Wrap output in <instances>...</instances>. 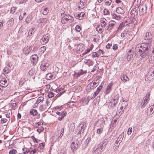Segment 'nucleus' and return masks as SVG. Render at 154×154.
Segmentation results:
<instances>
[{
	"label": "nucleus",
	"mask_w": 154,
	"mask_h": 154,
	"mask_svg": "<svg viewBox=\"0 0 154 154\" xmlns=\"http://www.w3.org/2000/svg\"><path fill=\"white\" fill-rule=\"evenodd\" d=\"M149 44L145 43L141 44H138L134 49V54H139L140 56L144 58L147 56L148 54V46Z\"/></svg>",
	"instance_id": "obj_1"
},
{
	"label": "nucleus",
	"mask_w": 154,
	"mask_h": 154,
	"mask_svg": "<svg viewBox=\"0 0 154 154\" xmlns=\"http://www.w3.org/2000/svg\"><path fill=\"white\" fill-rule=\"evenodd\" d=\"M73 18L72 16L69 15L64 14L61 19V22L63 24H65L71 23L73 21Z\"/></svg>",
	"instance_id": "obj_2"
},
{
	"label": "nucleus",
	"mask_w": 154,
	"mask_h": 154,
	"mask_svg": "<svg viewBox=\"0 0 154 154\" xmlns=\"http://www.w3.org/2000/svg\"><path fill=\"white\" fill-rule=\"evenodd\" d=\"M51 106L48 101L47 100L44 104L41 105L39 107V110L42 112H46Z\"/></svg>",
	"instance_id": "obj_3"
},
{
	"label": "nucleus",
	"mask_w": 154,
	"mask_h": 154,
	"mask_svg": "<svg viewBox=\"0 0 154 154\" xmlns=\"http://www.w3.org/2000/svg\"><path fill=\"white\" fill-rule=\"evenodd\" d=\"M139 8V14L140 15H143L146 13V8L145 5H140Z\"/></svg>",
	"instance_id": "obj_4"
},
{
	"label": "nucleus",
	"mask_w": 154,
	"mask_h": 154,
	"mask_svg": "<svg viewBox=\"0 0 154 154\" xmlns=\"http://www.w3.org/2000/svg\"><path fill=\"white\" fill-rule=\"evenodd\" d=\"M119 96L116 95L114 98L111 99L109 105L112 107H114L117 103L119 100Z\"/></svg>",
	"instance_id": "obj_5"
},
{
	"label": "nucleus",
	"mask_w": 154,
	"mask_h": 154,
	"mask_svg": "<svg viewBox=\"0 0 154 154\" xmlns=\"http://www.w3.org/2000/svg\"><path fill=\"white\" fill-rule=\"evenodd\" d=\"M79 127L80 128H81V129L78 132V134L79 135L80 134V136L81 132L82 133L85 129V128L86 127V123L84 122H82L80 124Z\"/></svg>",
	"instance_id": "obj_6"
},
{
	"label": "nucleus",
	"mask_w": 154,
	"mask_h": 154,
	"mask_svg": "<svg viewBox=\"0 0 154 154\" xmlns=\"http://www.w3.org/2000/svg\"><path fill=\"white\" fill-rule=\"evenodd\" d=\"M49 39V36L48 35H45L42 37L41 42L43 45L45 44L48 42Z\"/></svg>",
	"instance_id": "obj_7"
},
{
	"label": "nucleus",
	"mask_w": 154,
	"mask_h": 154,
	"mask_svg": "<svg viewBox=\"0 0 154 154\" xmlns=\"http://www.w3.org/2000/svg\"><path fill=\"white\" fill-rule=\"evenodd\" d=\"M116 24V22L113 21H110L109 22L108 25L106 26V29L108 31L112 30L113 28Z\"/></svg>",
	"instance_id": "obj_8"
},
{
	"label": "nucleus",
	"mask_w": 154,
	"mask_h": 154,
	"mask_svg": "<svg viewBox=\"0 0 154 154\" xmlns=\"http://www.w3.org/2000/svg\"><path fill=\"white\" fill-rule=\"evenodd\" d=\"M30 58L31 59L32 63L33 65H35L38 60V56L36 55H33L31 56Z\"/></svg>",
	"instance_id": "obj_9"
},
{
	"label": "nucleus",
	"mask_w": 154,
	"mask_h": 154,
	"mask_svg": "<svg viewBox=\"0 0 154 154\" xmlns=\"http://www.w3.org/2000/svg\"><path fill=\"white\" fill-rule=\"evenodd\" d=\"M8 85V83L6 79H3L0 81V86L2 87H6Z\"/></svg>",
	"instance_id": "obj_10"
},
{
	"label": "nucleus",
	"mask_w": 154,
	"mask_h": 154,
	"mask_svg": "<svg viewBox=\"0 0 154 154\" xmlns=\"http://www.w3.org/2000/svg\"><path fill=\"white\" fill-rule=\"evenodd\" d=\"M143 102H142V104L141 106L142 108H144L145 105L148 103V97H145L143 98Z\"/></svg>",
	"instance_id": "obj_11"
},
{
	"label": "nucleus",
	"mask_w": 154,
	"mask_h": 154,
	"mask_svg": "<svg viewBox=\"0 0 154 154\" xmlns=\"http://www.w3.org/2000/svg\"><path fill=\"white\" fill-rule=\"evenodd\" d=\"M85 14L84 13L81 12L79 14H77L75 16V18L79 20H82L84 17Z\"/></svg>",
	"instance_id": "obj_12"
},
{
	"label": "nucleus",
	"mask_w": 154,
	"mask_h": 154,
	"mask_svg": "<svg viewBox=\"0 0 154 154\" xmlns=\"http://www.w3.org/2000/svg\"><path fill=\"white\" fill-rule=\"evenodd\" d=\"M133 51H132L131 50H130L127 54V60L128 61H129L131 60V58H132L133 56Z\"/></svg>",
	"instance_id": "obj_13"
},
{
	"label": "nucleus",
	"mask_w": 154,
	"mask_h": 154,
	"mask_svg": "<svg viewBox=\"0 0 154 154\" xmlns=\"http://www.w3.org/2000/svg\"><path fill=\"white\" fill-rule=\"evenodd\" d=\"M49 66V64L48 63H42L41 65L40 68L42 70L45 71Z\"/></svg>",
	"instance_id": "obj_14"
},
{
	"label": "nucleus",
	"mask_w": 154,
	"mask_h": 154,
	"mask_svg": "<svg viewBox=\"0 0 154 154\" xmlns=\"http://www.w3.org/2000/svg\"><path fill=\"white\" fill-rule=\"evenodd\" d=\"M102 86L101 85H100L99 87L97 88V90L94 93L93 97L95 98V97L100 93V91L102 90Z\"/></svg>",
	"instance_id": "obj_15"
},
{
	"label": "nucleus",
	"mask_w": 154,
	"mask_h": 154,
	"mask_svg": "<svg viewBox=\"0 0 154 154\" xmlns=\"http://www.w3.org/2000/svg\"><path fill=\"white\" fill-rule=\"evenodd\" d=\"M113 85V83H110L107 86L106 91V94H109L111 90L112 87Z\"/></svg>",
	"instance_id": "obj_16"
},
{
	"label": "nucleus",
	"mask_w": 154,
	"mask_h": 154,
	"mask_svg": "<svg viewBox=\"0 0 154 154\" xmlns=\"http://www.w3.org/2000/svg\"><path fill=\"white\" fill-rule=\"evenodd\" d=\"M78 147V144L76 143H75L74 142H73L71 144V147L73 153H74L75 150L77 149Z\"/></svg>",
	"instance_id": "obj_17"
},
{
	"label": "nucleus",
	"mask_w": 154,
	"mask_h": 154,
	"mask_svg": "<svg viewBox=\"0 0 154 154\" xmlns=\"http://www.w3.org/2000/svg\"><path fill=\"white\" fill-rule=\"evenodd\" d=\"M87 73V71H84L82 69H80L78 72V73H75V75L77 77H78L80 76L81 75H83L84 74H85Z\"/></svg>",
	"instance_id": "obj_18"
},
{
	"label": "nucleus",
	"mask_w": 154,
	"mask_h": 154,
	"mask_svg": "<svg viewBox=\"0 0 154 154\" xmlns=\"http://www.w3.org/2000/svg\"><path fill=\"white\" fill-rule=\"evenodd\" d=\"M131 17H132L133 18L135 17V16L137 14L136 9L135 8L132 9L131 11Z\"/></svg>",
	"instance_id": "obj_19"
},
{
	"label": "nucleus",
	"mask_w": 154,
	"mask_h": 154,
	"mask_svg": "<svg viewBox=\"0 0 154 154\" xmlns=\"http://www.w3.org/2000/svg\"><path fill=\"white\" fill-rule=\"evenodd\" d=\"M121 79L122 81L125 82L129 80L128 77L125 74H123L121 77Z\"/></svg>",
	"instance_id": "obj_20"
},
{
	"label": "nucleus",
	"mask_w": 154,
	"mask_h": 154,
	"mask_svg": "<svg viewBox=\"0 0 154 154\" xmlns=\"http://www.w3.org/2000/svg\"><path fill=\"white\" fill-rule=\"evenodd\" d=\"M31 47L25 48H24L23 52L25 54H28L31 51Z\"/></svg>",
	"instance_id": "obj_21"
},
{
	"label": "nucleus",
	"mask_w": 154,
	"mask_h": 154,
	"mask_svg": "<svg viewBox=\"0 0 154 154\" xmlns=\"http://www.w3.org/2000/svg\"><path fill=\"white\" fill-rule=\"evenodd\" d=\"M14 23V20L13 18L10 19L8 22L7 24L8 27H12Z\"/></svg>",
	"instance_id": "obj_22"
},
{
	"label": "nucleus",
	"mask_w": 154,
	"mask_h": 154,
	"mask_svg": "<svg viewBox=\"0 0 154 154\" xmlns=\"http://www.w3.org/2000/svg\"><path fill=\"white\" fill-rule=\"evenodd\" d=\"M91 138L89 137L84 142V143L83 144L82 147L84 148H86L88 145V144L90 141Z\"/></svg>",
	"instance_id": "obj_23"
},
{
	"label": "nucleus",
	"mask_w": 154,
	"mask_h": 154,
	"mask_svg": "<svg viewBox=\"0 0 154 154\" xmlns=\"http://www.w3.org/2000/svg\"><path fill=\"white\" fill-rule=\"evenodd\" d=\"M44 99V98L42 97H38L34 105L35 106H37L39 103L43 100Z\"/></svg>",
	"instance_id": "obj_24"
},
{
	"label": "nucleus",
	"mask_w": 154,
	"mask_h": 154,
	"mask_svg": "<svg viewBox=\"0 0 154 154\" xmlns=\"http://www.w3.org/2000/svg\"><path fill=\"white\" fill-rule=\"evenodd\" d=\"M116 12L119 14H123L124 13V10L121 8H118L116 9Z\"/></svg>",
	"instance_id": "obj_25"
},
{
	"label": "nucleus",
	"mask_w": 154,
	"mask_h": 154,
	"mask_svg": "<svg viewBox=\"0 0 154 154\" xmlns=\"http://www.w3.org/2000/svg\"><path fill=\"white\" fill-rule=\"evenodd\" d=\"M151 34L149 32H147L146 34V35L144 37V38L145 40H149L151 39Z\"/></svg>",
	"instance_id": "obj_26"
},
{
	"label": "nucleus",
	"mask_w": 154,
	"mask_h": 154,
	"mask_svg": "<svg viewBox=\"0 0 154 154\" xmlns=\"http://www.w3.org/2000/svg\"><path fill=\"white\" fill-rule=\"evenodd\" d=\"M106 147V146L104 144H103L102 143H100L99 146V148L100 149L101 151H103Z\"/></svg>",
	"instance_id": "obj_27"
},
{
	"label": "nucleus",
	"mask_w": 154,
	"mask_h": 154,
	"mask_svg": "<svg viewBox=\"0 0 154 154\" xmlns=\"http://www.w3.org/2000/svg\"><path fill=\"white\" fill-rule=\"evenodd\" d=\"M47 21L46 18H41L38 20L37 22L38 23H45Z\"/></svg>",
	"instance_id": "obj_28"
},
{
	"label": "nucleus",
	"mask_w": 154,
	"mask_h": 154,
	"mask_svg": "<svg viewBox=\"0 0 154 154\" xmlns=\"http://www.w3.org/2000/svg\"><path fill=\"white\" fill-rule=\"evenodd\" d=\"M30 114L33 116H36L37 114V111L36 109H32L30 111Z\"/></svg>",
	"instance_id": "obj_29"
},
{
	"label": "nucleus",
	"mask_w": 154,
	"mask_h": 154,
	"mask_svg": "<svg viewBox=\"0 0 154 154\" xmlns=\"http://www.w3.org/2000/svg\"><path fill=\"white\" fill-rule=\"evenodd\" d=\"M64 130L63 128L61 129L59 131L60 135L58 137L57 139H59V138H61L63 136Z\"/></svg>",
	"instance_id": "obj_30"
},
{
	"label": "nucleus",
	"mask_w": 154,
	"mask_h": 154,
	"mask_svg": "<svg viewBox=\"0 0 154 154\" xmlns=\"http://www.w3.org/2000/svg\"><path fill=\"white\" fill-rule=\"evenodd\" d=\"M106 20L105 19L103 18L101 20V25H103V26L104 27H105L106 26Z\"/></svg>",
	"instance_id": "obj_31"
},
{
	"label": "nucleus",
	"mask_w": 154,
	"mask_h": 154,
	"mask_svg": "<svg viewBox=\"0 0 154 154\" xmlns=\"http://www.w3.org/2000/svg\"><path fill=\"white\" fill-rule=\"evenodd\" d=\"M53 77V75L52 73H48L46 75V79L48 80H50Z\"/></svg>",
	"instance_id": "obj_32"
},
{
	"label": "nucleus",
	"mask_w": 154,
	"mask_h": 154,
	"mask_svg": "<svg viewBox=\"0 0 154 154\" xmlns=\"http://www.w3.org/2000/svg\"><path fill=\"white\" fill-rule=\"evenodd\" d=\"M49 10L47 8H45L43 9V14L44 15H47L48 13Z\"/></svg>",
	"instance_id": "obj_33"
},
{
	"label": "nucleus",
	"mask_w": 154,
	"mask_h": 154,
	"mask_svg": "<svg viewBox=\"0 0 154 154\" xmlns=\"http://www.w3.org/2000/svg\"><path fill=\"white\" fill-rule=\"evenodd\" d=\"M78 7L80 10L83 9L85 7V4L80 2V3H79Z\"/></svg>",
	"instance_id": "obj_34"
},
{
	"label": "nucleus",
	"mask_w": 154,
	"mask_h": 154,
	"mask_svg": "<svg viewBox=\"0 0 154 154\" xmlns=\"http://www.w3.org/2000/svg\"><path fill=\"white\" fill-rule=\"evenodd\" d=\"M56 114L60 116H62V115H63V114H65V115H66V112H56Z\"/></svg>",
	"instance_id": "obj_35"
},
{
	"label": "nucleus",
	"mask_w": 154,
	"mask_h": 154,
	"mask_svg": "<svg viewBox=\"0 0 154 154\" xmlns=\"http://www.w3.org/2000/svg\"><path fill=\"white\" fill-rule=\"evenodd\" d=\"M35 29H30L29 31V32L28 33V35L29 36L31 35L32 34L34 33V32H35Z\"/></svg>",
	"instance_id": "obj_36"
},
{
	"label": "nucleus",
	"mask_w": 154,
	"mask_h": 154,
	"mask_svg": "<svg viewBox=\"0 0 154 154\" xmlns=\"http://www.w3.org/2000/svg\"><path fill=\"white\" fill-rule=\"evenodd\" d=\"M29 152V150L26 148H24L23 149V153L24 154H26Z\"/></svg>",
	"instance_id": "obj_37"
},
{
	"label": "nucleus",
	"mask_w": 154,
	"mask_h": 154,
	"mask_svg": "<svg viewBox=\"0 0 154 154\" xmlns=\"http://www.w3.org/2000/svg\"><path fill=\"white\" fill-rule=\"evenodd\" d=\"M103 128H101L97 130V132L98 134H100L103 132Z\"/></svg>",
	"instance_id": "obj_38"
},
{
	"label": "nucleus",
	"mask_w": 154,
	"mask_h": 154,
	"mask_svg": "<svg viewBox=\"0 0 154 154\" xmlns=\"http://www.w3.org/2000/svg\"><path fill=\"white\" fill-rule=\"evenodd\" d=\"M98 56H100L101 55V54H104V52L102 50L100 49L98 51H97Z\"/></svg>",
	"instance_id": "obj_39"
},
{
	"label": "nucleus",
	"mask_w": 154,
	"mask_h": 154,
	"mask_svg": "<svg viewBox=\"0 0 154 154\" xmlns=\"http://www.w3.org/2000/svg\"><path fill=\"white\" fill-rule=\"evenodd\" d=\"M112 2L111 0H105V3L106 5L109 6Z\"/></svg>",
	"instance_id": "obj_40"
},
{
	"label": "nucleus",
	"mask_w": 154,
	"mask_h": 154,
	"mask_svg": "<svg viewBox=\"0 0 154 154\" xmlns=\"http://www.w3.org/2000/svg\"><path fill=\"white\" fill-rule=\"evenodd\" d=\"M54 96V94L52 92H49L48 95V97L49 98L53 97Z\"/></svg>",
	"instance_id": "obj_41"
},
{
	"label": "nucleus",
	"mask_w": 154,
	"mask_h": 154,
	"mask_svg": "<svg viewBox=\"0 0 154 154\" xmlns=\"http://www.w3.org/2000/svg\"><path fill=\"white\" fill-rule=\"evenodd\" d=\"M109 141L108 138H106L102 142L103 144H104L105 146L107 144V143Z\"/></svg>",
	"instance_id": "obj_42"
},
{
	"label": "nucleus",
	"mask_w": 154,
	"mask_h": 154,
	"mask_svg": "<svg viewBox=\"0 0 154 154\" xmlns=\"http://www.w3.org/2000/svg\"><path fill=\"white\" fill-rule=\"evenodd\" d=\"M98 84L95 82H94L93 83V85L92 86L91 88L94 89L97 86Z\"/></svg>",
	"instance_id": "obj_43"
},
{
	"label": "nucleus",
	"mask_w": 154,
	"mask_h": 154,
	"mask_svg": "<svg viewBox=\"0 0 154 154\" xmlns=\"http://www.w3.org/2000/svg\"><path fill=\"white\" fill-rule=\"evenodd\" d=\"M17 153V151L15 149H13L9 152V154H15Z\"/></svg>",
	"instance_id": "obj_44"
},
{
	"label": "nucleus",
	"mask_w": 154,
	"mask_h": 154,
	"mask_svg": "<svg viewBox=\"0 0 154 154\" xmlns=\"http://www.w3.org/2000/svg\"><path fill=\"white\" fill-rule=\"evenodd\" d=\"M124 25H123V23H121L118 28V30H122L123 29V28L124 27Z\"/></svg>",
	"instance_id": "obj_45"
},
{
	"label": "nucleus",
	"mask_w": 154,
	"mask_h": 154,
	"mask_svg": "<svg viewBox=\"0 0 154 154\" xmlns=\"http://www.w3.org/2000/svg\"><path fill=\"white\" fill-rule=\"evenodd\" d=\"M81 28L79 25H77L75 27V30L78 32H79L81 30Z\"/></svg>",
	"instance_id": "obj_46"
},
{
	"label": "nucleus",
	"mask_w": 154,
	"mask_h": 154,
	"mask_svg": "<svg viewBox=\"0 0 154 154\" xmlns=\"http://www.w3.org/2000/svg\"><path fill=\"white\" fill-rule=\"evenodd\" d=\"M12 53V51L11 49H8L7 50V53L8 55H10Z\"/></svg>",
	"instance_id": "obj_47"
},
{
	"label": "nucleus",
	"mask_w": 154,
	"mask_h": 154,
	"mask_svg": "<svg viewBox=\"0 0 154 154\" xmlns=\"http://www.w3.org/2000/svg\"><path fill=\"white\" fill-rule=\"evenodd\" d=\"M44 130V128L43 127H41L39 128L37 130V131L39 132L40 133L41 131H42Z\"/></svg>",
	"instance_id": "obj_48"
},
{
	"label": "nucleus",
	"mask_w": 154,
	"mask_h": 154,
	"mask_svg": "<svg viewBox=\"0 0 154 154\" xmlns=\"http://www.w3.org/2000/svg\"><path fill=\"white\" fill-rule=\"evenodd\" d=\"M132 131V128H129L127 131V134L129 135L130 134Z\"/></svg>",
	"instance_id": "obj_49"
},
{
	"label": "nucleus",
	"mask_w": 154,
	"mask_h": 154,
	"mask_svg": "<svg viewBox=\"0 0 154 154\" xmlns=\"http://www.w3.org/2000/svg\"><path fill=\"white\" fill-rule=\"evenodd\" d=\"M16 10V8H15L13 7V8H11V14H14Z\"/></svg>",
	"instance_id": "obj_50"
},
{
	"label": "nucleus",
	"mask_w": 154,
	"mask_h": 154,
	"mask_svg": "<svg viewBox=\"0 0 154 154\" xmlns=\"http://www.w3.org/2000/svg\"><path fill=\"white\" fill-rule=\"evenodd\" d=\"M127 35V33L126 31H125L124 32L121 33V36L122 37H124L125 36Z\"/></svg>",
	"instance_id": "obj_51"
},
{
	"label": "nucleus",
	"mask_w": 154,
	"mask_h": 154,
	"mask_svg": "<svg viewBox=\"0 0 154 154\" xmlns=\"http://www.w3.org/2000/svg\"><path fill=\"white\" fill-rule=\"evenodd\" d=\"M123 102L122 103V105L124 106L125 108L128 106V103L126 101H125V100H123Z\"/></svg>",
	"instance_id": "obj_52"
},
{
	"label": "nucleus",
	"mask_w": 154,
	"mask_h": 154,
	"mask_svg": "<svg viewBox=\"0 0 154 154\" xmlns=\"http://www.w3.org/2000/svg\"><path fill=\"white\" fill-rule=\"evenodd\" d=\"M97 54V52H94L92 54V56L94 57H98L99 56H98Z\"/></svg>",
	"instance_id": "obj_53"
},
{
	"label": "nucleus",
	"mask_w": 154,
	"mask_h": 154,
	"mask_svg": "<svg viewBox=\"0 0 154 154\" xmlns=\"http://www.w3.org/2000/svg\"><path fill=\"white\" fill-rule=\"evenodd\" d=\"M90 51L88 49L87 50H85V51L84 53H83L82 55H84L86 54H87L89 52H90Z\"/></svg>",
	"instance_id": "obj_54"
},
{
	"label": "nucleus",
	"mask_w": 154,
	"mask_h": 154,
	"mask_svg": "<svg viewBox=\"0 0 154 154\" xmlns=\"http://www.w3.org/2000/svg\"><path fill=\"white\" fill-rule=\"evenodd\" d=\"M104 15H106L109 14V11L108 10L106 9H104Z\"/></svg>",
	"instance_id": "obj_55"
},
{
	"label": "nucleus",
	"mask_w": 154,
	"mask_h": 154,
	"mask_svg": "<svg viewBox=\"0 0 154 154\" xmlns=\"http://www.w3.org/2000/svg\"><path fill=\"white\" fill-rule=\"evenodd\" d=\"M150 110L152 113L154 112V104L153 106L150 107Z\"/></svg>",
	"instance_id": "obj_56"
},
{
	"label": "nucleus",
	"mask_w": 154,
	"mask_h": 154,
	"mask_svg": "<svg viewBox=\"0 0 154 154\" xmlns=\"http://www.w3.org/2000/svg\"><path fill=\"white\" fill-rule=\"evenodd\" d=\"M7 120L5 119H2L1 120V122L2 123H6L7 122Z\"/></svg>",
	"instance_id": "obj_57"
},
{
	"label": "nucleus",
	"mask_w": 154,
	"mask_h": 154,
	"mask_svg": "<svg viewBox=\"0 0 154 154\" xmlns=\"http://www.w3.org/2000/svg\"><path fill=\"white\" fill-rule=\"evenodd\" d=\"M66 115H65V114H63V115H62V116H60V117L59 116L58 117V119L61 121L62 120V119L63 118V117L65 116Z\"/></svg>",
	"instance_id": "obj_58"
},
{
	"label": "nucleus",
	"mask_w": 154,
	"mask_h": 154,
	"mask_svg": "<svg viewBox=\"0 0 154 154\" xmlns=\"http://www.w3.org/2000/svg\"><path fill=\"white\" fill-rule=\"evenodd\" d=\"M26 14V13L25 12H23V15L22 14H20V16L19 17V19H20V18H21V20H22L23 18V17Z\"/></svg>",
	"instance_id": "obj_59"
},
{
	"label": "nucleus",
	"mask_w": 154,
	"mask_h": 154,
	"mask_svg": "<svg viewBox=\"0 0 154 154\" xmlns=\"http://www.w3.org/2000/svg\"><path fill=\"white\" fill-rule=\"evenodd\" d=\"M113 16L114 17H115V18H116L117 19L119 20L120 19V17L119 16H117L115 14H113Z\"/></svg>",
	"instance_id": "obj_60"
},
{
	"label": "nucleus",
	"mask_w": 154,
	"mask_h": 154,
	"mask_svg": "<svg viewBox=\"0 0 154 154\" xmlns=\"http://www.w3.org/2000/svg\"><path fill=\"white\" fill-rule=\"evenodd\" d=\"M45 144V143L44 142L42 143H40L39 144V146H40V147H41V148H42V147H44Z\"/></svg>",
	"instance_id": "obj_61"
},
{
	"label": "nucleus",
	"mask_w": 154,
	"mask_h": 154,
	"mask_svg": "<svg viewBox=\"0 0 154 154\" xmlns=\"http://www.w3.org/2000/svg\"><path fill=\"white\" fill-rule=\"evenodd\" d=\"M35 125L36 126H38L40 125H43V123L42 122H38L36 123Z\"/></svg>",
	"instance_id": "obj_62"
},
{
	"label": "nucleus",
	"mask_w": 154,
	"mask_h": 154,
	"mask_svg": "<svg viewBox=\"0 0 154 154\" xmlns=\"http://www.w3.org/2000/svg\"><path fill=\"white\" fill-rule=\"evenodd\" d=\"M66 152L65 150H61L60 152V154H66Z\"/></svg>",
	"instance_id": "obj_63"
},
{
	"label": "nucleus",
	"mask_w": 154,
	"mask_h": 154,
	"mask_svg": "<svg viewBox=\"0 0 154 154\" xmlns=\"http://www.w3.org/2000/svg\"><path fill=\"white\" fill-rule=\"evenodd\" d=\"M118 46L117 45H114L112 46V48L113 50H116L117 49Z\"/></svg>",
	"instance_id": "obj_64"
}]
</instances>
